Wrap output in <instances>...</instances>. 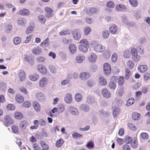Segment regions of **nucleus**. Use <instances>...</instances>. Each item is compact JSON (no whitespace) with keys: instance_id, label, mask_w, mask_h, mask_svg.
I'll return each instance as SVG.
<instances>
[{"instance_id":"864d4df0","label":"nucleus","mask_w":150,"mask_h":150,"mask_svg":"<svg viewBox=\"0 0 150 150\" xmlns=\"http://www.w3.org/2000/svg\"><path fill=\"white\" fill-rule=\"evenodd\" d=\"M134 99L132 98H129L127 100L126 103L127 106H130V105L133 104L134 102Z\"/></svg>"},{"instance_id":"393cba45","label":"nucleus","mask_w":150,"mask_h":150,"mask_svg":"<svg viewBox=\"0 0 150 150\" xmlns=\"http://www.w3.org/2000/svg\"><path fill=\"white\" fill-rule=\"evenodd\" d=\"M33 105L34 109L36 111H40V106L38 102L36 101H34L33 103Z\"/></svg>"},{"instance_id":"0e129e2a","label":"nucleus","mask_w":150,"mask_h":150,"mask_svg":"<svg viewBox=\"0 0 150 150\" xmlns=\"http://www.w3.org/2000/svg\"><path fill=\"white\" fill-rule=\"evenodd\" d=\"M13 41L14 44L17 45L21 42V40L19 37H17L14 38Z\"/></svg>"},{"instance_id":"1a4fd4ad","label":"nucleus","mask_w":150,"mask_h":150,"mask_svg":"<svg viewBox=\"0 0 150 150\" xmlns=\"http://www.w3.org/2000/svg\"><path fill=\"white\" fill-rule=\"evenodd\" d=\"M101 93L103 97L106 98H108L111 97L110 92L108 91L107 89L106 88H103L101 91Z\"/></svg>"},{"instance_id":"79ce46f5","label":"nucleus","mask_w":150,"mask_h":150,"mask_svg":"<svg viewBox=\"0 0 150 150\" xmlns=\"http://www.w3.org/2000/svg\"><path fill=\"white\" fill-rule=\"evenodd\" d=\"M34 125L30 127V128L32 129H37L39 126V122L38 120H35L34 121Z\"/></svg>"},{"instance_id":"b1692460","label":"nucleus","mask_w":150,"mask_h":150,"mask_svg":"<svg viewBox=\"0 0 150 150\" xmlns=\"http://www.w3.org/2000/svg\"><path fill=\"white\" fill-rule=\"evenodd\" d=\"M47 79L46 77H43L40 80L39 85L41 87H43L46 84Z\"/></svg>"},{"instance_id":"bb28decb","label":"nucleus","mask_w":150,"mask_h":150,"mask_svg":"<svg viewBox=\"0 0 150 150\" xmlns=\"http://www.w3.org/2000/svg\"><path fill=\"white\" fill-rule=\"evenodd\" d=\"M26 20L24 18H20L18 19L17 21V23L19 25L23 26L26 23Z\"/></svg>"},{"instance_id":"9d476101","label":"nucleus","mask_w":150,"mask_h":150,"mask_svg":"<svg viewBox=\"0 0 150 150\" xmlns=\"http://www.w3.org/2000/svg\"><path fill=\"white\" fill-rule=\"evenodd\" d=\"M36 97L37 100L41 102L44 101L45 99L44 94L41 93H37L36 94Z\"/></svg>"},{"instance_id":"473e14b6","label":"nucleus","mask_w":150,"mask_h":150,"mask_svg":"<svg viewBox=\"0 0 150 150\" xmlns=\"http://www.w3.org/2000/svg\"><path fill=\"white\" fill-rule=\"evenodd\" d=\"M42 51L41 49L39 47L34 48L32 50L33 53L35 55L38 54L40 53Z\"/></svg>"},{"instance_id":"e2e57ef3","label":"nucleus","mask_w":150,"mask_h":150,"mask_svg":"<svg viewBox=\"0 0 150 150\" xmlns=\"http://www.w3.org/2000/svg\"><path fill=\"white\" fill-rule=\"evenodd\" d=\"M49 69L50 72L52 73H55L57 71L56 68L54 66H50L49 67Z\"/></svg>"},{"instance_id":"5701e85b","label":"nucleus","mask_w":150,"mask_h":150,"mask_svg":"<svg viewBox=\"0 0 150 150\" xmlns=\"http://www.w3.org/2000/svg\"><path fill=\"white\" fill-rule=\"evenodd\" d=\"M99 84L102 86H105L107 83L106 79L103 76L100 77L99 79Z\"/></svg>"},{"instance_id":"423d86ee","label":"nucleus","mask_w":150,"mask_h":150,"mask_svg":"<svg viewBox=\"0 0 150 150\" xmlns=\"http://www.w3.org/2000/svg\"><path fill=\"white\" fill-rule=\"evenodd\" d=\"M81 32L78 29L74 30L73 32V36L74 38L76 40L80 39L81 38Z\"/></svg>"},{"instance_id":"052dcab7","label":"nucleus","mask_w":150,"mask_h":150,"mask_svg":"<svg viewBox=\"0 0 150 150\" xmlns=\"http://www.w3.org/2000/svg\"><path fill=\"white\" fill-rule=\"evenodd\" d=\"M7 109L9 110H14L15 109V106L12 104H9L7 105Z\"/></svg>"},{"instance_id":"bf43d9fd","label":"nucleus","mask_w":150,"mask_h":150,"mask_svg":"<svg viewBox=\"0 0 150 150\" xmlns=\"http://www.w3.org/2000/svg\"><path fill=\"white\" fill-rule=\"evenodd\" d=\"M72 137L75 139H78L82 137V135L80 134L79 133L74 132L72 134Z\"/></svg>"},{"instance_id":"c9c22d12","label":"nucleus","mask_w":150,"mask_h":150,"mask_svg":"<svg viewBox=\"0 0 150 150\" xmlns=\"http://www.w3.org/2000/svg\"><path fill=\"white\" fill-rule=\"evenodd\" d=\"M85 59V57L83 55H79L76 57V61L78 63H82Z\"/></svg>"},{"instance_id":"aec40b11","label":"nucleus","mask_w":150,"mask_h":150,"mask_svg":"<svg viewBox=\"0 0 150 150\" xmlns=\"http://www.w3.org/2000/svg\"><path fill=\"white\" fill-rule=\"evenodd\" d=\"M141 114L137 112H134L132 114V118L134 120H139L141 117Z\"/></svg>"},{"instance_id":"a211bd4d","label":"nucleus","mask_w":150,"mask_h":150,"mask_svg":"<svg viewBox=\"0 0 150 150\" xmlns=\"http://www.w3.org/2000/svg\"><path fill=\"white\" fill-rule=\"evenodd\" d=\"M109 30L111 34H115L117 31V27L115 25H112L109 28Z\"/></svg>"},{"instance_id":"9b49d317","label":"nucleus","mask_w":150,"mask_h":150,"mask_svg":"<svg viewBox=\"0 0 150 150\" xmlns=\"http://www.w3.org/2000/svg\"><path fill=\"white\" fill-rule=\"evenodd\" d=\"M115 8L117 11L119 12L125 11L127 8L125 5L122 4H119L116 5Z\"/></svg>"},{"instance_id":"f03ea898","label":"nucleus","mask_w":150,"mask_h":150,"mask_svg":"<svg viewBox=\"0 0 150 150\" xmlns=\"http://www.w3.org/2000/svg\"><path fill=\"white\" fill-rule=\"evenodd\" d=\"M131 52L132 59L135 62H138L140 60L141 57L138 55L137 50L134 48H131Z\"/></svg>"},{"instance_id":"774afa93","label":"nucleus","mask_w":150,"mask_h":150,"mask_svg":"<svg viewBox=\"0 0 150 150\" xmlns=\"http://www.w3.org/2000/svg\"><path fill=\"white\" fill-rule=\"evenodd\" d=\"M122 150H131L130 146L127 144L123 145L122 147Z\"/></svg>"},{"instance_id":"f704fd0d","label":"nucleus","mask_w":150,"mask_h":150,"mask_svg":"<svg viewBox=\"0 0 150 150\" xmlns=\"http://www.w3.org/2000/svg\"><path fill=\"white\" fill-rule=\"evenodd\" d=\"M58 112L62 113L64 111L65 109L64 106L62 104H59L57 106Z\"/></svg>"},{"instance_id":"338daca9","label":"nucleus","mask_w":150,"mask_h":150,"mask_svg":"<svg viewBox=\"0 0 150 150\" xmlns=\"http://www.w3.org/2000/svg\"><path fill=\"white\" fill-rule=\"evenodd\" d=\"M143 78L146 81L149 80L150 79V74L148 72L145 73L143 75Z\"/></svg>"},{"instance_id":"e433bc0d","label":"nucleus","mask_w":150,"mask_h":150,"mask_svg":"<svg viewBox=\"0 0 150 150\" xmlns=\"http://www.w3.org/2000/svg\"><path fill=\"white\" fill-rule=\"evenodd\" d=\"M126 64L127 67L130 69H132L134 67V64L132 61L129 60L127 62Z\"/></svg>"},{"instance_id":"7ed1b4c3","label":"nucleus","mask_w":150,"mask_h":150,"mask_svg":"<svg viewBox=\"0 0 150 150\" xmlns=\"http://www.w3.org/2000/svg\"><path fill=\"white\" fill-rule=\"evenodd\" d=\"M45 16L47 18H49L53 16V10L51 8L46 7L44 8Z\"/></svg>"},{"instance_id":"f8f14e48","label":"nucleus","mask_w":150,"mask_h":150,"mask_svg":"<svg viewBox=\"0 0 150 150\" xmlns=\"http://www.w3.org/2000/svg\"><path fill=\"white\" fill-rule=\"evenodd\" d=\"M65 102L67 103H70L72 100V98L71 94L67 93L66 94L64 97Z\"/></svg>"},{"instance_id":"4c0bfd02","label":"nucleus","mask_w":150,"mask_h":150,"mask_svg":"<svg viewBox=\"0 0 150 150\" xmlns=\"http://www.w3.org/2000/svg\"><path fill=\"white\" fill-rule=\"evenodd\" d=\"M94 146V143L93 141L89 142L86 145V147L89 149L93 148Z\"/></svg>"},{"instance_id":"09e8293b","label":"nucleus","mask_w":150,"mask_h":150,"mask_svg":"<svg viewBox=\"0 0 150 150\" xmlns=\"http://www.w3.org/2000/svg\"><path fill=\"white\" fill-rule=\"evenodd\" d=\"M80 45L88 46L89 43L88 41L86 39H83L81 40L79 42Z\"/></svg>"},{"instance_id":"4468645a","label":"nucleus","mask_w":150,"mask_h":150,"mask_svg":"<svg viewBox=\"0 0 150 150\" xmlns=\"http://www.w3.org/2000/svg\"><path fill=\"white\" fill-rule=\"evenodd\" d=\"M97 57L96 54L94 53H91L88 57V61L91 62H94L96 60Z\"/></svg>"},{"instance_id":"cd10ccee","label":"nucleus","mask_w":150,"mask_h":150,"mask_svg":"<svg viewBox=\"0 0 150 150\" xmlns=\"http://www.w3.org/2000/svg\"><path fill=\"white\" fill-rule=\"evenodd\" d=\"M20 80L23 81L24 80L25 78V72L22 70H20L18 74Z\"/></svg>"},{"instance_id":"69168bd1","label":"nucleus","mask_w":150,"mask_h":150,"mask_svg":"<svg viewBox=\"0 0 150 150\" xmlns=\"http://www.w3.org/2000/svg\"><path fill=\"white\" fill-rule=\"evenodd\" d=\"M33 148L34 150H41V148L37 144L35 143L33 144Z\"/></svg>"},{"instance_id":"f3484780","label":"nucleus","mask_w":150,"mask_h":150,"mask_svg":"<svg viewBox=\"0 0 150 150\" xmlns=\"http://www.w3.org/2000/svg\"><path fill=\"white\" fill-rule=\"evenodd\" d=\"M69 48L70 52L72 54H74L76 50V46L74 44H71L69 45Z\"/></svg>"},{"instance_id":"13d9d810","label":"nucleus","mask_w":150,"mask_h":150,"mask_svg":"<svg viewBox=\"0 0 150 150\" xmlns=\"http://www.w3.org/2000/svg\"><path fill=\"white\" fill-rule=\"evenodd\" d=\"M91 32V29L88 26L86 27L84 29V35H88Z\"/></svg>"},{"instance_id":"f257e3e1","label":"nucleus","mask_w":150,"mask_h":150,"mask_svg":"<svg viewBox=\"0 0 150 150\" xmlns=\"http://www.w3.org/2000/svg\"><path fill=\"white\" fill-rule=\"evenodd\" d=\"M3 122L5 126L8 127L9 125L13 124L14 123V121L12 119L10 116L6 115L4 117Z\"/></svg>"},{"instance_id":"2f4dec72","label":"nucleus","mask_w":150,"mask_h":150,"mask_svg":"<svg viewBox=\"0 0 150 150\" xmlns=\"http://www.w3.org/2000/svg\"><path fill=\"white\" fill-rule=\"evenodd\" d=\"M88 46L83 45H80L79 47V48L81 51L84 52H86L88 51L87 47Z\"/></svg>"},{"instance_id":"39448f33","label":"nucleus","mask_w":150,"mask_h":150,"mask_svg":"<svg viewBox=\"0 0 150 150\" xmlns=\"http://www.w3.org/2000/svg\"><path fill=\"white\" fill-rule=\"evenodd\" d=\"M94 49L96 52H101L105 50V47L102 45L98 44L94 46Z\"/></svg>"},{"instance_id":"4d7b16f0","label":"nucleus","mask_w":150,"mask_h":150,"mask_svg":"<svg viewBox=\"0 0 150 150\" xmlns=\"http://www.w3.org/2000/svg\"><path fill=\"white\" fill-rule=\"evenodd\" d=\"M19 90L21 92L24 94L28 95V92L27 89L23 87L20 88Z\"/></svg>"},{"instance_id":"680f3d73","label":"nucleus","mask_w":150,"mask_h":150,"mask_svg":"<svg viewBox=\"0 0 150 150\" xmlns=\"http://www.w3.org/2000/svg\"><path fill=\"white\" fill-rule=\"evenodd\" d=\"M31 105V103L27 100L25 101L22 104L23 106L25 108H28L30 107Z\"/></svg>"},{"instance_id":"20e7f679","label":"nucleus","mask_w":150,"mask_h":150,"mask_svg":"<svg viewBox=\"0 0 150 150\" xmlns=\"http://www.w3.org/2000/svg\"><path fill=\"white\" fill-rule=\"evenodd\" d=\"M103 72L105 75H109L111 74V68L109 64L105 63L104 64Z\"/></svg>"},{"instance_id":"a19ab883","label":"nucleus","mask_w":150,"mask_h":150,"mask_svg":"<svg viewBox=\"0 0 150 150\" xmlns=\"http://www.w3.org/2000/svg\"><path fill=\"white\" fill-rule=\"evenodd\" d=\"M106 6L108 8H113L115 6V4L113 1H110L106 3Z\"/></svg>"},{"instance_id":"6e6552de","label":"nucleus","mask_w":150,"mask_h":150,"mask_svg":"<svg viewBox=\"0 0 150 150\" xmlns=\"http://www.w3.org/2000/svg\"><path fill=\"white\" fill-rule=\"evenodd\" d=\"M91 74L88 72H84L80 74L79 77L83 80H86L90 78Z\"/></svg>"},{"instance_id":"dca6fc26","label":"nucleus","mask_w":150,"mask_h":150,"mask_svg":"<svg viewBox=\"0 0 150 150\" xmlns=\"http://www.w3.org/2000/svg\"><path fill=\"white\" fill-rule=\"evenodd\" d=\"M15 99L18 103H21L23 101L24 98L22 96L17 94L15 96Z\"/></svg>"},{"instance_id":"6e6d98bb","label":"nucleus","mask_w":150,"mask_h":150,"mask_svg":"<svg viewBox=\"0 0 150 150\" xmlns=\"http://www.w3.org/2000/svg\"><path fill=\"white\" fill-rule=\"evenodd\" d=\"M117 55L116 53H113L112 55L111 60L113 62H115L117 60Z\"/></svg>"},{"instance_id":"c85d7f7f","label":"nucleus","mask_w":150,"mask_h":150,"mask_svg":"<svg viewBox=\"0 0 150 150\" xmlns=\"http://www.w3.org/2000/svg\"><path fill=\"white\" fill-rule=\"evenodd\" d=\"M147 69V67L145 65H141L138 66V70L141 73H144Z\"/></svg>"},{"instance_id":"de8ad7c7","label":"nucleus","mask_w":150,"mask_h":150,"mask_svg":"<svg viewBox=\"0 0 150 150\" xmlns=\"http://www.w3.org/2000/svg\"><path fill=\"white\" fill-rule=\"evenodd\" d=\"M48 38H47L45 40L40 43V46H47L49 45Z\"/></svg>"},{"instance_id":"5fc2aeb1","label":"nucleus","mask_w":150,"mask_h":150,"mask_svg":"<svg viewBox=\"0 0 150 150\" xmlns=\"http://www.w3.org/2000/svg\"><path fill=\"white\" fill-rule=\"evenodd\" d=\"M131 5L134 7H136L138 5L137 0H129Z\"/></svg>"},{"instance_id":"412c9836","label":"nucleus","mask_w":150,"mask_h":150,"mask_svg":"<svg viewBox=\"0 0 150 150\" xmlns=\"http://www.w3.org/2000/svg\"><path fill=\"white\" fill-rule=\"evenodd\" d=\"M19 14L22 16H28L30 14V11L28 9L24 8L21 10L19 12Z\"/></svg>"},{"instance_id":"c756f323","label":"nucleus","mask_w":150,"mask_h":150,"mask_svg":"<svg viewBox=\"0 0 150 150\" xmlns=\"http://www.w3.org/2000/svg\"><path fill=\"white\" fill-rule=\"evenodd\" d=\"M131 54V51L130 52L129 50L126 49L123 52V56L125 58H129L130 57Z\"/></svg>"},{"instance_id":"37998d69","label":"nucleus","mask_w":150,"mask_h":150,"mask_svg":"<svg viewBox=\"0 0 150 150\" xmlns=\"http://www.w3.org/2000/svg\"><path fill=\"white\" fill-rule=\"evenodd\" d=\"M113 109L112 114L113 116L114 117H117L119 114V110L118 108L116 107H115L113 108Z\"/></svg>"},{"instance_id":"8fccbe9b","label":"nucleus","mask_w":150,"mask_h":150,"mask_svg":"<svg viewBox=\"0 0 150 150\" xmlns=\"http://www.w3.org/2000/svg\"><path fill=\"white\" fill-rule=\"evenodd\" d=\"M108 87L111 89L114 90L116 87V83L112 81H110L108 84Z\"/></svg>"},{"instance_id":"c03bdc74","label":"nucleus","mask_w":150,"mask_h":150,"mask_svg":"<svg viewBox=\"0 0 150 150\" xmlns=\"http://www.w3.org/2000/svg\"><path fill=\"white\" fill-rule=\"evenodd\" d=\"M40 144L43 149L45 150H48L49 149V146L44 142L43 141H41Z\"/></svg>"},{"instance_id":"ea45409f","label":"nucleus","mask_w":150,"mask_h":150,"mask_svg":"<svg viewBox=\"0 0 150 150\" xmlns=\"http://www.w3.org/2000/svg\"><path fill=\"white\" fill-rule=\"evenodd\" d=\"M11 129L13 132L15 134H17L18 133L19 129L18 127L16 125H14L11 126Z\"/></svg>"},{"instance_id":"2eb2a0df","label":"nucleus","mask_w":150,"mask_h":150,"mask_svg":"<svg viewBox=\"0 0 150 150\" xmlns=\"http://www.w3.org/2000/svg\"><path fill=\"white\" fill-rule=\"evenodd\" d=\"M131 146L134 149L137 148L138 146V140L137 138L136 137H134L133 138L132 141L131 142L130 144Z\"/></svg>"},{"instance_id":"a18cd8bd","label":"nucleus","mask_w":150,"mask_h":150,"mask_svg":"<svg viewBox=\"0 0 150 150\" xmlns=\"http://www.w3.org/2000/svg\"><path fill=\"white\" fill-rule=\"evenodd\" d=\"M133 139L131 137L129 136H127L125 137L124 139L125 142L127 144H130L131 142L132 141Z\"/></svg>"},{"instance_id":"a878e982","label":"nucleus","mask_w":150,"mask_h":150,"mask_svg":"<svg viewBox=\"0 0 150 150\" xmlns=\"http://www.w3.org/2000/svg\"><path fill=\"white\" fill-rule=\"evenodd\" d=\"M29 78L31 81H36L39 79V76L38 74H34L30 75Z\"/></svg>"},{"instance_id":"72a5a7b5","label":"nucleus","mask_w":150,"mask_h":150,"mask_svg":"<svg viewBox=\"0 0 150 150\" xmlns=\"http://www.w3.org/2000/svg\"><path fill=\"white\" fill-rule=\"evenodd\" d=\"M38 19L39 21L41 23L43 24L45 23L46 21V19L45 16L42 15H40L38 16Z\"/></svg>"},{"instance_id":"4be33fe9","label":"nucleus","mask_w":150,"mask_h":150,"mask_svg":"<svg viewBox=\"0 0 150 150\" xmlns=\"http://www.w3.org/2000/svg\"><path fill=\"white\" fill-rule=\"evenodd\" d=\"M64 142V140L62 139H59L56 142L55 145L58 148H61L63 146Z\"/></svg>"},{"instance_id":"3c124183","label":"nucleus","mask_w":150,"mask_h":150,"mask_svg":"<svg viewBox=\"0 0 150 150\" xmlns=\"http://www.w3.org/2000/svg\"><path fill=\"white\" fill-rule=\"evenodd\" d=\"M128 127L132 130L135 131L137 130V127L135 125L132 123H129L127 124Z\"/></svg>"},{"instance_id":"0eeeda50","label":"nucleus","mask_w":150,"mask_h":150,"mask_svg":"<svg viewBox=\"0 0 150 150\" xmlns=\"http://www.w3.org/2000/svg\"><path fill=\"white\" fill-rule=\"evenodd\" d=\"M38 71L43 74H45L47 73V70L46 68L43 65L39 64L37 66Z\"/></svg>"},{"instance_id":"603ef678","label":"nucleus","mask_w":150,"mask_h":150,"mask_svg":"<svg viewBox=\"0 0 150 150\" xmlns=\"http://www.w3.org/2000/svg\"><path fill=\"white\" fill-rule=\"evenodd\" d=\"M110 33L108 30H105L102 32V35L105 39L107 38L109 35Z\"/></svg>"},{"instance_id":"58836bf2","label":"nucleus","mask_w":150,"mask_h":150,"mask_svg":"<svg viewBox=\"0 0 150 150\" xmlns=\"http://www.w3.org/2000/svg\"><path fill=\"white\" fill-rule=\"evenodd\" d=\"M28 122L26 121H23L20 124V127L22 129H25L27 127Z\"/></svg>"},{"instance_id":"7c9ffc66","label":"nucleus","mask_w":150,"mask_h":150,"mask_svg":"<svg viewBox=\"0 0 150 150\" xmlns=\"http://www.w3.org/2000/svg\"><path fill=\"white\" fill-rule=\"evenodd\" d=\"M117 80L118 85L120 86H122L125 83V79L124 77L123 76L119 77L117 79Z\"/></svg>"},{"instance_id":"6ab92c4d","label":"nucleus","mask_w":150,"mask_h":150,"mask_svg":"<svg viewBox=\"0 0 150 150\" xmlns=\"http://www.w3.org/2000/svg\"><path fill=\"white\" fill-rule=\"evenodd\" d=\"M14 117L16 119L21 120L24 117V116L21 112L16 111L14 114Z\"/></svg>"},{"instance_id":"49530a36","label":"nucleus","mask_w":150,"mask_h":150,"mask_svg":"<svg viewBox=\"0 0 150 150\" xmlns=\"http://www.w3.org/2000/svg\"><path fill=\"white\" fill-rule=\"evenodd\" d=\"M75 98L76 101L80 102L82 100V96L80 93H77L76 94L75 96Z\"/></svg>"},{"instance_id":"ddd939ff","label":"nucleus","mask_w":150,"mask_h":150,"mask_svg":"<svg viewBox=\"0 0 150 150\" xmlns=\"http://www.w3.org/2000/svg\"><path fill=\"white\" fill-rule=\"evenodd\" d=\"M98 11V9L96 8L92 7L87 10L86 13L89 15H91L96 13Z\"/></svg>"}]
</instances>
